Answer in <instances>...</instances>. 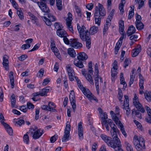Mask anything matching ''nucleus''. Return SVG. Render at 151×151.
<instances>
[{"instance_id": "f257e3e1", "label": "nucleus", "mask_w": 151, "mask_h": 151, "mask_svg": "<svg viewBox=\"0 0 151 151\" xmlns=\"http://www.w3.org/2000/svg\"><path fill=\"white\" fill-rule=\"evenodd\" d=\"M106 11L102 5L98 3V6L95 7L94 12L95 22L98 26L100 25L101 18L106 15Z\"/></svg>"}, {"instance_id": "f03ea898", "label": "nucleus", "mask_w": 151, "mask_h": 151, "mask_svg": "<svg viewBox=\"0 0 151 151\" xmlns=\"http://www.w3.org/2000/svg\"><path fill=\"white\" fill-rule=\"evenodd\" d=\"M133 143L137 151H142L143 149L145 148V141L141 136L138 138L137 136L135 135L134 137Z\"/></svg>"}, {"instance_id": "7ed1b4c3", "label": "nucleus", "mask_w": 151, "mask_h": 151, "mask_svg": "<svg viewBox=\"0 0 151 151\" xmlns=\"http://www.w3.org/2000/svg\"><path fill=\"white\" fill-rule=\"evenodd\" d=\"M112 137L113 140H111L109 146L114 149L115 151L116 149L121 148V142L117 135H116Z\"/></svg>"}, {"instance_id": "20e7f679", "label": "nucleus", "mask_w": 151, "mask_h": 151, "mask_svg": "<svg viewBox=\"0 0 151 151\" xmlns=\"http://www.w3.org/2000/svg\"><path fill=\"white\" fill-rule=\"evenodd\" d=\"M133 105L135 107L140 111L141 112L144 113L145 112V110L144 108L143 107L142 104L139 102L138 97L137 96L136 94L134 95L133 100Z\"/></svg>"}, {"instance_id": "39448f33", "label": "nucleus", "mask_w": 151, "mask_h": 151, "mask_svg": "<svg viewBox=\"0 0 151 151\" xmlns=\"http://www.w3.org/2000/svg\"><path fill=\"white\" fill-rule=\"evenodd\" d=\"M30 131L31 132V134H32L33 138L35 139H39L44 133L43 130L41 129L35 130L34 129H32L30 130Z\"/></svg>"}, {"instance_id": "423d86ee", "label": "nucleus", "mask_w": 151, "mask_h": 151, "mask_svg": "<svg viewBox=\"0 0 151 151\" xmlns=\"http://www.w3.org/2000/svg\"><path fill=\"white\" fill-rule=\"evenodd\" d=\"M69 100L72 106L73 111L75 112L76 108V104L75 93L73 91H70L69 96Z\"/></svg>"}, {"instance_id": "0eeeda50", "label": "nucleus", "mask_w": 151, "mask_h": 151, "mask_svg": "<svg viewBox=\"0 0 151 151\" xmlns=\"http://www.w3.org/2000/svg\"><path fill=\"white\" fill-rule=\"evenodd\" d=\"M70 130V125L69 124H67L65 129V134L64 135L63 137L62 138V142H66L69 140Z\"/></svg>"}, {"instance_id": "6e6552de", "label": "nucleus", "mask_w": 151, "mask_h": 151, "mask_svg": "<svg viewBox=\"0 0 151 151\" xmlns=\"http://www.w3.org/2000/svg\"><path fill=\"white\" fill-rule=\"evenodd\" d=\"M125 98L124 104L123 105L124 107L123 109L126 110V114L127 116L129 115L131 113L130 109L129 108V102L128 96L126 95L124 96Z\"/></svg>"}, {"instance_id": "1a4fd4ad", "label": "nucleus", "mask_w": 151, "mask_h": 151, "mask_svg": "<svg viewBox=\"0 0 151 151\" xmlns=\"http://www.w3.org/2000/svg\"><path fill=\"white\" fill-rule=\"evenodd\" d=\"M77 25V28L79 33L81 39V37L82 36H83L84 37H85L86 36V34L88 35L87 33H88L89 34V33L88 31H85V30H86V28L83 25L81 27L80 26L79 24L78 23Z\"/></svg>"}, {"instance_id": "9d476101", "label": "nucleus", "mask_w": 151, "mask_h": 151, "mask_svg": "<svg viewBox=\"0 0 151 151\" xmlns=\"http://www.w3.org/2000/svg\"><path fill=\"white\" fill-rule=\"evenodd\" d=\"M78 40L77 39H70V46L76 49L81 48L82 47V44L77 41Z\"/></svg>"}, {"instance_id": "9b49d317", "label": "nucleus", "mask_w": 151, "mask_h": 151, "mask_svg": "<svg viewBox=\"0 0 151 151\" xmlns=\"http://www.w3.org/2000/svg\"><path fill=\"white\" fill-rule=\"evenodd\" d=\"M37 3L42 12L45 13H48L50 12V10L47 5L46 3L39 2H37Z\"/></svg>"}, {"instance_id": "f8f14e48", "label": "nucleus", "mask_w": 151, "mask_h": 151, "mask_svg": "<svg viewBox=\"0 0 151 151\" xmlns=\"http://www.w3.org/2000/svg\"><path fill=\"white\" fill-rule=\"evenodd\" d=\"M87 33L88 35L86 34V37H85L83 36L81 37V39L83 41L86 42V46L88 49H89L91 47V42L90 34L88 33Z\"/></svg>"}, {"instance_id": "ddd939ff", "label": "nucleus", "mask_w": 151, "mask_h": 151, "mask_svg": "<svg viewBox=\"0 0 151 151\" xmlns=\"http://www.w3.org/2000/svg\"><path fill=\"white\" fill-rule=\"evenodd\" d=\"M77 58L79 60H83L87 59L88 56L86 53L82 52L78 54Z\"/></svg>"}, {"instance_id": "4468645a", "label": "nucleus", "mask_w": 151, "mask_h": 151, "mask_svg": "<svg viewBox=\"0 0 151 151\" xmlns=\"http://www.w3.org/2000/svg\"><path fill=\"white\" fill-rule=\"evenodd\" d=\"M56 33L58 36L61 37L68 36L66 32L61 28L60 29H57L56 31Z\"/></svg>"}, {"instance_id": "2eb2a0df", "label": "nucleus", "mask_w": 151, "mask_h": 151, "mask_svg": "<svg viewBox=\"0 0 151 151\" xmlns=\"http://www.w3.org/2000/svg\"><path fill=\"white\" fill-rule=\"evenodd\" d=\"M135 32L136 29L135 27L133 25H131L128 28L127 34L129 36L135 33Z\"/></svg>"}, {"instance_id": "dca6fc26", "label": "nucleus", "mask_w": 151, "mask_h": 151, "mask_svg": "<svg viewBox=\"0 0 151 151\" xmlns=\"http://www.w3.org/2000/svg\"><path fill=\"white\" fill-rule=\"evenodd\" d=\"M110 127L111 128L110 132L112 137L117 135V133L119 132V130L115 124L114 126L111 125Z\"/></svg>"}, {"instance_id": "f3484780", "label": "nucleus", "mask_w": 151, "mask_h": 151, "mask_svg": "<svg viewBox=\"0 0 151 151\" xmlns=\"http://www.w3.org/2000/svg\"><path fill=\"white\" fill-rule=\"evenodd\" d=\"M100 137L109 146V144L111 140V138L107 136L105 134H101L100 135Z\"/></svg>"}, {"instance_id": "a211bd4d", "label": "nucleus", "mask_w": 151, "mask_h": 151, "mask_svg": "<svg viewBox=\"0 0 151 151\" xmlns=\"http://www.w3.org/2000/svg\"><path fill=\"white\" fill-rule=\"evenodd\" d=\"M137 110H135L134 109L132 110V116H136L137 118L140 119H142L141 114L139 112L140 111L138 109Z\"/></svg>"}, {"instance_id": "6ab92c4d", "label": "nucleus", "mask_w": 151, "mask_h": 151, "mask_svg": "<svg viewBox=\"0 0 151 151\" xmlns=\"http://www.w3.org/2000/svg\"><path fill=\"white\" fill-rule=\"evenodd\" d=\"M68 53L70 56L72 58H75L76 54L74 50L72 48H70L68 50Z\"/></svg>"}, {"instance_id": "aec40b11", "label": "nucleus", "mask_w": 151, "mask_h": 151, "mask_svg": "<svg viewBox=\"0 0 151 151\" xmlns=\"http://www.w3.org/2000/svg\"><path fill=\"white\" fill-rule=\"evenodd\" d=\"M80 61H78L76 59H75L74 61V64L76 67L80 68H82L84 67V65L82 62Z\"/></svg>"}, {"instance_id": "412c9836", "label": "nucleus", "mask_w": 151, "mask_h": 151, "mask_svg": "<svg viewBox=\"0 0 151 151\" xmlns=\"http://www.w3.org/2000/svg\"><path fill=\"white\" fill-rule=\"evenodd\" d=\"M5 124V125L4 126L5 128L6 131L10 135H12L13 134V130L12 128V127H10L8 124Z\"/></svg>"}, {"instance_id": "4be33fe9", "label": "nucleus", "mask_w": 151, "mask_h": 151, "mask_svg": "<svg viewBox=\"0 0 151 151\" xmlns=\"http://www.w3.org/2000/svg\"><path fill=\"white\" fill-rule=\"evenodd\" d=\"M120 79L121 84H123L124 87L126 88L127 86V84L125 81L124 78L123 77V74L122 73H120Z\"/></svg>"}, {"instance_id": "5701e85b", "label": "nucleus", "mask_w": 151, "mask_h": 151, "mask_svg": "<svg viewBox=\"0 0 151 151\" xmlns=\"http://www.w3.org/2000/svg\"><path fill=\"white\" fill-rule=\"evenodd\" d=\"M98 31V28L96 26H93L91 27L90 30L89 34L93 35L96 33Z\"/></svg>"}, {"instance_id": "b1692460", "label": "nucleus", "mask_w": 151, "mask_h": 151, "mask_svg": "<svg viewBox=\"0 0 151 151\" xmlns=\"http://www.w3.org/2000/svg\"><path fill=\"white\" fill-rule=\"evenodd\" d=\"M85 77L90 83L92 85H94V82L92 79V77L90 74L88 73Z\"/></svg>"}, {"instance_id": "393cba45", "label": "nucleus", "mask_w": 151, "mask_h": 151, "mask_svg": "<svg viewBox=\"0 0 151 151\" xmlns=\"http://www.w3.org/2000/svg\"><path fill=\"white\" fill-rule=\"evenodd\" d=\"M119 32H123L124 29V22L122 20H120L119 22Z\"/></svg>"}, {"instance_id": "a878e982", "label": "nucleus", "mask_w": 151, "mask_h": 151, "mask_svg": "<svg viewBox=\"0 0 151 151\" xmlns=\"http://www.w3.org/2000/svg\"><path fill=\"white\" fill-rule=\"evenodd\" d=\"M135 24L136 27L138 30H142L144 28V25L141 22L135 23Z\"/></svg>"}, {"instance_id": "bb28decb", "label": "nucleus", "mask_w": 151, "mask_h": 151, "mask_svg": "<svg viewBox=\"0 0 151 151\" xmlns=\"http://www.w3.org/2000/svg\"><path fill=\"white\" fill-rule=\"evenodd\" d=\"M122 43V42H119V41H118V42L116 43V46L114 48L115 53L116 54H117L118 51L121 46Z\"/></svg>"}, {"instance_id": "cd10ccee", "label": "nucleus", "mask_w": 151, "mask_h": 151, "mask_svg": "<svg viewBox=\"0 0 151 151\" xmlns=\"http://www.w3.org/2000/svg\"><path fill=\"white\" fill-rule=\"evenodd\" d=\"M50 88V87H46L42 89V92H41V93L42 94L43 96H47V93L49 91Z\"/></svg>"}, {"instance_id": "c85d7f7f", "label": "nucleus", "mask_w": 151, "mask_h": 151, "mask_svg": "<svg viewBox=\"0 0 151 151\" xmlns=\"http://www.w3.org/2000/svg\"><path fill=\"white\" fill-rule=\"evenodd\" d=\"M111 73L112 79H115V77L117 74V69L112 68L111 69Z\"/></svg>"}, {"instance_id": "c756f323", "label": "nucleus", "mask_w": 151, "mask_h": 151, "mask_svg": "<svg viewBox=\"0 0 151 151\" xmlns=\"http://www.w3.org/2000/svg\"><path fill=\"white\" fill-rule=\"evenodd\" d=\"M56 6L58 9L60 10H61L62 9V2L61 0H56Z\"/></svg>"}, {"instance_id": "7c9ffc66", "label": "nucleus", "mask_w": 151, "mask_h": 151, "mask_svg": "<svg viewBox=\"0 0 151 151\" xmlns=\"http://www.w3.org/2000/svg\"><path fill=\"white\" fill-rule=\"evenodd\" d=\"M144 96L145 98L148 101L151 100V92H146L144 93Z\"/></svg>"}, {"instance_id": "2f4dec72", "label": "nucleus", "mask_w": 151, "mask_h": 151, "mask_svg": "<svg viewBox=\"0 0 151 151\" xmlns=\"http://www.w3.org/2000/svg\"><path fill=\"white\" fill-rule=\"evenodd\" d=\"M28 14L30 17V18L32 20L34 21V23H36V24L38 25V23L37 22V18L36 17H35L30 12H28Z\"/></svg>"}, {"instance_id": "473e14b6", "label": "nucleus", "mask_w": 151, "mask_h": 151, "mask_svg": "<svg viewBox=\"0 0 151 151\" xmlns=\"http://www.w3.org/2000/svg\"><path fill=\"white\" fill-rule=\"evenodd\" d=\"M117 115H116L115 116L114 118H113L112 119L114 121L115 123L117 125H118V126L121 125V124H122L121 121L119 120L118 117L117 116Z\"/></svg>"}, {"instance_id": "72a5a7b5", "label": "nucleus", "mask_w": 151, "mask_h": 151, "mask_svg": "<svg viewBox=\"0 0 151 151\" xmlns=\"http://www.w3.org/2000/svg\"><path fill=\"white\" fill-rule=\"evenodd\" d=\"M45 22L46 24L48 26H51L52 24L51 21L49 19L47 18L46 17L43 16L42 17Z\"/></svg>"}, {"instance_id": "f704fd0d", "label": "nucleus", "mask_w": 151, "mask_h": 151, "mask_svg": "<svg viewBox=\"0 0 151 151\" xmlns=\"http://www.w3.org/2000/svg\"><path fill=\"white\" fill-rule=\"evenodd\" d=\"M133 7L130 6L131 8V11H130L129 12V14L128 15V19H131V18L133 17L134 13V7L133 6Z\"/></svg>"}, {"instance_id": "c9c22d12", "label": "nucleus", "mask_w": 151, "mask_h": 151, "mask_svg": "<svg viewBox=\"0 0 151 151\" xmlns=\"http://www.w3.org/2000/svg\"><path fill=\"white\" fill-rule=\"evenodd\" d=\"M11 102L12 107V108L15 107V105L16 103V99L15 96L14 94H13L11 96Z\"/></svg>"}, {"instance_id": "e433bc0d", "label": "nucleus", "mask_w": 151, "mask_h": 151, "mask_svg": "<svg viewBox=\"0 0 151 151\" xmlns=\"http://www.w3.org/2000/svg\"><path fill=\"white\" fill-rule=\"evenodd\" d=\"M123 96V93H122V90L120 88H119L118 90V97L119 100V101L121 102L122 101V98Z\"/></svg>"}, {"instance_id": "4c0bfd02", "label": "nucleus", "mask_w": 151, "mask_h": 151, "mask_svg": "<svg viewBox=\"0 0 151 151\" xmlns=\"http://www.w3.org/2000/svg\"><path fill=\"white\" fill-rule=\"evenodd\" d=\"M125 144L126 149L127 151H133L132 146L128 142H125Z\"/></svg>"}, {"instance_id": "58836bf2", "label": "nucleus", "mask_w": 151, "mask_h": 151, "mask_svg": "<svg viewBox=\"0 0 151 151\" xmlns=\"http://www.w3.org/2000/svg\"><path fill=\"white\" fill-rule=\"evenodd\" d=\"M28 132H27L26 134H24L23 137V140L24 142H25L27 144L29 143V137L28 135Z\"/></svg>"}, {"instance_id": "ea45409f", "label": "nucleus", "mask_w": 151, "mask_h": 151, "mask_svg": "<svg viewBox=\"0 0 151 151\" xmlns=\"http://www.w3.org/2000/svg\"><path fill=\"white\" fill-rule=\"evenodd\" d=\"M90 100H94L96 102H98V100L91 93L89 95H88L87 97Z\"/></svg>"}, {"instance_id": "a19ab883", "label": "nucleus", "mask_w": 151, "mask_h": 151, "mask_svg": "<svg viewBox=\"0 0 151 151\" xmlns=\"http://www.w3.org/2000/svg\"><path fill=\"white\" fill-rule=\"evenodd\" d=\"M120 34H121L122 36L120 37L118 41L120 42H122V40L124 38H126V34L125 32L124 31V30L123 31V32H119Z\"/></svg>"}, {"instance_id": "79ce46f5", "label": "nucleus", "mask_w": 151, "mask_h": 151, "mask_svg": "<svg viewBox=\"0 0 151 151\" xmlns=\"http://www.w3.org/2000/svg\"><path fill=\"white\" fill-rule=\"evenodd\" d=\"M47 17L52 22H55L57 20L56 17L51 14H47Z\"/></svg>"}, {"instance_id": "37998d69", "label": "nucleus", "mask_w": 151, "mask_h": 151, "mask_svg": "<svg viewBox=\"0 0 151 151\" xmlns=\"http://www.w3.org/2000/svg\"><path fill=\"white\" fill-rule=\"evenodd\" d=\"M67 70L69 76L75 75L74 70L72 68L70 67H68L67 69Z\"/></svg>"}, {"instance_id": "c03bdc74", "label": "nucleus", "mask_w": 151, "mask_h": 151, "mask_svg": "<svg viewBox=\"0 0 151 151\" xmlns=\"http://www.w3.org/2000/svg\"><path fill=\"white\" fill-rule=\"evenodd\" d=\"M119 128L120 129L121 131L122 134L126 137L127 136V133L125 132L123 124H121V125L119 126Z\"/></svg>"}, {"instance_id": "a18cd8bd", "label": "nucleus", "mask_w": 151, "mask_h": 151, "mask_svg": "<svg viewBox=\"0 0 151 151\" xmlns=\"http://www.w3.org/2000/svg\"><path fill=\"white\" fill-rule=\"evenodd\" d=\"M50 47L52 51H56L57 50V48L55 47V45L54 42L53 41L51 42Z\"/></svg>"}, {"instance_id": "49530a36", "label": "nucleus", "mask_w": 151, "mask_h": 151, "mask_svg": "<svg viewBox=\"0 0 151 151\" xmlns=\"http://www.w3.org/2000/svg\"><path fill=\"white\" fill-rule=\"evenodd\" d=\"M72 22H68L66 23V24L68 28L73 33V29L72 26L71 25Z\"/></svg>"}, {"instance_id": "de8ad7c7", "label": "nucleus", "mask_w": 151, "mask_h": 151, "mask_svg": "<svg viewBox=\"0 0 151 151\" xmlns=\"http://www.w3.org/2000/svg\"><path fill=\"white\" fill-rule=\"evenodd\" d=\"M88 67V72L93 74V71L92 68V62L91 61H90L89 62Z\"/></svg>"}, {"instance_id": "09e8293b", "label": "nucleus", "mask_w": 151, "mask_h": 151, "mask_svg": "<svg viewBox=\"0 0 151 151\" xmlns=\"http://www.w3.org/2000/svg\"><path fill=\"white\" fill-rule=\"evenodd\" d=\"M75 8L76 12L77 13L78 16L81 17L82 14L80 8L77 6H75Z\"/></svg>"}, {"instance_id": "8fccbe9b", "label": "nucleus", "mask_w": 151, "mask_h": 151, "mask_svg": "<svg viewBox=\"0 0 151 151\" xmlns=\"http://www.w3.org/2000/svg\"><path fill=\"white\" fill-rule=\"evenodd\" d=\"M17 14L18 15V16L19 17V18L22 19L24 18V16L23 14V13L22 11L21 10H17Z\"/></svg>"}, {"instance_id": "3c124183", "label": "nucleus", "mask_w": 151, "mask_h": 151, "mask_svg": "<svg viewBox=\"0 0 151 151\" xmlns=\"http://www.w3.org/2000/svg\"><path fill=\"white\" fill-rule=\"evenodd\" d=\"M131 62L130 59L129 58H126L125 59L124 63V67L126 68L129 65V64Z\"/></svg>"}, {"instance_id": "603ef678", "label": "nucleus", "mask_w": 151, "mask_h": 151, "mask_svg": "<svg viewBox=\"0 0 151 151\" xmlns=\"http://www.w3.org/2000/svg\"><path fill=\"white\" fill-rule=\"evenodd\" d=\"M136 21L135 23L141 22L142 18L140 15H138L137 13L135 14Z\"/></svg>"}, {"instance_id": "864d4df0", "label": "nucleus", "mask_w": 151, "mask_h": 151, "mask_svg": "<svg viewBox=\"0 0 151 151\" xmlns=\"http://www.w3.org/2000/svg\"><path fill=\"white\" fill-rule=\"evenodd\" d=\"M82 92L84 94L86 97H87V95H89L91 93L90 92V91L89 89L85 88L82 91Z\"/></svg>"}, {"instance_id": "5fc2aeb1", "label": "nucleus", "mask_w": 151, "mask_h": 151, "mask_svg": "<svg viewBox=\"0 0 151 151\" xmlns=\"http://www.w3.org/2000/svg\"><path fill=\"white\" fill-rule=\"evenodd\" d=\"M0 122L1 124L4 126L5 125V124H6V123L4 122V120H5L3 114L1 113L0 114Z\"/></svg>"}, {"instance_id": "6e6d98bb", "label": "nucleus", "mask_w": 151, "mask_h": 151, "mask_svg": "<svg viewBox=\"0 0 151 151\" xmlns=\"http://www.w3.org/2000/svg\"><path fill=\"white\" fill-rule=\"evenodd\" d=\"M41 109L44 110L48 111H51L50 107L47 105H44L41 106Z\"/></svg>"}, {"instance_id": "4d7b16f0", "label": "nucleus", "mask_w": 151, "mask_h": 151, "mask_svg": "<svg viewBox=\"0 0 151 151\" xmlns=\"http://www.w3.org/2000/svg\"><path fill=\"white\" fill-rule=\"evenodd\" d=\"M112 0H108L107 4V8L108 10H110L111 8V1Z\"/></svg>"}, {"instance_id": "13d9d810", "label": "nucleus", "mask_w": 151, "mask_h": 151, "mask_svg": "<svg viewBox=\"0 0 151 151\" xmlns=\"http://www.w3.org/2000/svg\"><path fill=\"white\" fill-rule=\"evenodd\" d=\"M78 136L80 139H83V129L78 130Z\"/></svg>"}, {"instance_id": "bf43d9fd", "label": "nucleus", "mask_w": 151, "mask_h": 151, "mask_svg": "<svg viewBox=\"0 0 151 151\" xmlns=\"http://www.w3.org/2000/svg\"><path fill=\"white\" fill-rule=\"evenodd\" d=\"M52 52H54L55 55L58 59H59L60 60L61 59V55H60L59 53V52L58 50V49H57V50L56 51H53Z\"/></svg>"}, {"instance_id": "052dcab7", "label": "nucleus", "mask_w": 151, "mask_h": 151, "mask_svg": "<svg viewBox=\"0 0 151 151\" xmlns=\"http://www.w3.org/2000/svg\"><path fill=\"white\" fill-rule=\"evenodd\" d=\"M144 83V80H139V86L140 87V89H144V86H143Z\"/></svg>"}, {"instance_id": "680f3d73", "label": "nucleus", "mask_w": 151, "mask_h": 151, "mask_svg": "<svg viewBox=\"0 0 151 151\" xmlns=\"http://www.w3.org/2000/svg\"><path fill=\"white\" fill-rule=\"evenodd\" d=\"M134 76L133 75H130V81L129 83V86L130 87L131 86V85L133 84L134 81Z\"/></svg>"}, {"instance_id": "e2e57ef3", "label": "nucleus", "mask_w": 151, "mask_h": 151, "mask_svg": "<svg viewBox=\"0 0 151 151\" xmlns=\"http://www.w3.org/2000/svg\"><path fill=\"white\" fill-rule=\"evenodd\" d=\"M31 46V45L27 43L22 45V48L25 50L26 49H28Z\"/></svg>"}, {"instance_id": "0e129e2a", "label": "nucleus", "mask_w": 151, "mask_h": 151, "mask_svg": "<svg viewBox=\"0 0 151 151\" xmlns=\"http://www.w3.org/2000/svg\"><path fill=\"white\" fill-rule=\"evenodd\" d=\"M57 137V135H55L53 136L50 139V141L52 143L54 142L56 140Z\"/></svg>"}, {"instance_id": "69168bd1", "label": "nucleus", "mask_w": 151, "mask_h": 151, "mask_svg": "<svg viewBox=\"0 0 151 151\" xmlns=\"http://www.w3.org/2000/svg\"><path fill=\"white\" fill-rule=\"evenodd\" d=\"M44 70L43 69H41L39 71V73L40 74H37V76L41 78L42 77L44 74Z\"/></svg>"}, {"instance_id": "338daca9", "label": "nucleus", "mask_w": 151, "mask_h": 151, "mask_svg": "<svg viewBox=\"0 0 151 151\" xmlns=\"http://www.w3.org/2000/svg\"><path fill=\"white\" fill-rule=\"evenodd\" d=\"M145 120L147 122L151 124V115H148L146 117Z\"/></svg>"}, {"instance_id": "774afa93", "label": "nucleus", "mask_w": 151, "mask_h": 151, "mask_svg": "<svg viewBox=\"0 0 151 151\" xmlns=\"http://www.w3.org/2000/svg\"><path fill=\"white\" fill-rule=\"evenodd\" d=\"M145 108L147 111L148 115H151V109L150 108L147 106H145Z\"/></svg>"}]
</instances>
